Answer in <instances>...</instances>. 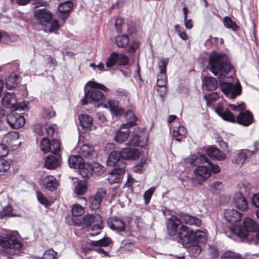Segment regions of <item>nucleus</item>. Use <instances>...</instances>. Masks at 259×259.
I'll return each mask as SVG.
<instances>
[{"mask_svg":"<svg viewBox=\"0 0 259 259\" xmlns=\"http://www.w3.org/2000/svg\"><path fill=\"white\" fill-rule=\"evenodd\" d=\"M93 124V118L89 115L82 114V131L90 130Z\"/></svg>","mask_w":259,"mask_h":259,"instance_id":"41","label":"nucleus"},{"mask_svg":"<svg viewBox=\"0 0 259 259\" xmlns=\"http://www.w3.org/2000/svg\"><path fill=\"white\" fill-rule=\"evenodd\" d=\"M228 107L233 111L242 112L244 111L246 108V105L244 103L242 102L238 104L237 105L235 104H229Z\"/></svg>","mask_w":259,"mask_h":259,"instance_id":"53","label":"nucleus"},{"mask_svg":"<svg viewBox=\"0 0 259 259\" xmlns=\"http://www.w3.org/2000/svg\"><path fill=\"white\" fill-rule=\"evenodd\" d=\"M220 87L225 96L230 99H235L242 93V87L240 83L234 84L232 82L220 81Z\"/></svg>","mask_w":259,"mask_h":259,"instance_id":"7","label":"nucleus"},{"mask_svg":"<svg viewBox=\"0 0 259 259\" xmlns=\"http://www.w3.org/2000/svg\"><path fill=\"white\" fill-rule=\"evenodd\" d=\"M206 153L209 157L213 159L222 161L226 159V154L215 147H211L207 149Z\"/></svg>","mask_w":259,"mask_h":259,"instance_id":"27","label":"nucleus"},{"mask_svg":"<svg viewBox=\"0 0 259 259\" xmlns=\"http://www.w3.org/2000/svg\"><path fill=\"white\" fill-rule=\"evenodd\" d=\"M182 223L177 217H172L167 223V230L170 235L174 236L178 232V227Z\"/></svg>","mask_w":259,"mask_h":259,"instance_id":"29","label":"nucleus"},{"mask_svg":"<svg viewBox=\"0 0 259 259\" xmlns=\"http://www.w3.org/2000/svg\"><path fill=\"white\" fill-rule=\"evenodd\" d=\"M112 243L110 237H105L98 241H92L90 244V247H107Z\"/></svg>","mask_w":259,"mask_h":259,"instance_id":"40","label":"nucleus"},{"mask_svg":"<svg viewBox=\"0 0 259 259\" xmlns=\"http://www.w3.org/2000/svg\"><path fill=\"white\" fill-rule=\"evenodd\" d=\"M168 61L167 59H161L158 63V67L160 70L159 73H166V67L168 64Z\"/></svg>","mask_w":259,"mask_h":259,"instance_id":"54","label":"nucleus"},{"mask_svg":"<svg viewBox=\"0 0 259 259\" xmlns=\"http://www.w3.org/2000/svg\"><path fill=\"white\" fill-rule=\"evenodd\" d=\"M155 190V188L154 187H151L145 192L144 193V198L145 204L147 205L150 202L152 196Z\"/></svg>","mask_w":259,"mask_h":259,"instance_id":"52","label":"nucleus"},{"mask_svg":"<svg viewBox=\"0 0 259 259\" xmlns=\"http://www.w3.org/2000/svg\"><path fill=\"white\" fill-rule=\"evenodd\" d=\"M48 155L45 159V167L48 169H54L61 164V157L57 154Z\"/></svg>","mask_w":259,"mask_h":259,"instance_id":"25","label":"nucleus"},{"mask_svg":"<svg viewBox=\"0 0 259 259\" xmlns=\"http://www.w3.org/2000/svg\"><path fill=\"white\" fill-rule=\"evenodd\" d=\"M187 134V130L183 126H179L177 129H174L172 132V135L176 137V140L179 142L182 141V139L185 137Z\"/></svg>","mask_w":259,"mask_h":259,"instance_id":"44","label":"nucleus"},{"mask_svg":"<svg viewBox=\"0 0 259 259\" xmlns=\"http://www.w3.org/2000/svg\"><path fill=\"white\" fill-rule=\"evenodd\" d=\"M222 259H242V256L231 251L225 252L221 256Z\"/></svg>","mask_w":259,"mask_h":259,"instance_id":"50","label":"nucleus"},{"mask_svg":"<svg viewBox=\"0 0 259 259\" xmlns=\"http://www.w3.org/2000/svg\"><path fill=\"white\" fill-rule=\"evenodd\" d=\"M226 220L230 223H235L242 219V213L233 209H226L224 212Z\"/></svg>","mask_w":259,"mask_h":259,"instance_id":"24","label":"nucleus"},{"mask_svg":"<svg viewBox=\"0 0 259 259\" xmlns=\"http://www.w3.org/2000/svg\"><path fill=\"white\" fill-rule=\"evenodd\" d=\"M66 220L69 225L76 226L81 225V206L79 204L76 203L73 205L71 215L67 216Z\"/></svg>","mask_w":259,"mask_h":259,"instance_id":"12","label":"nucleus"},{"mask_svg":"<svg viewBox=\"0 0 259 259\" xmlns=\"http://www.w3.org/2000/svg\"><path fill=\"white\" fill-rule=\"evenodd\" d=\"M215 113L220 116L223 120L234 123L236 121L239 124L244 126H248L251 124L253 120V115L249 111H242L237 115L235 118L233 113L231 112L230 109H224V104L219 103L216 107H214Z\"/></svg>","mask_w":259,"mask_h":259,"instance_id":"3","label":"nucleus"},{"mask_svg":"<svg viewBox=\"0 0 259 259\" xmlns=\"http://www.w3.org/2000/svg\"><path fill=\"white\" fill-rule=\"evenodd\" d=\"M108 105L112 115L115 117L121 116L125 113V110L119 106V102L116 100H109Z\"/></svg>","mask_w":259,"mask_h":259,"instance_id":"26","label":"nucleus"},{"mask_svg":"<svg viewBox=\"0 0 259 259\" xmlns=\"http://www.w3.org/2000/svg\"><path fill=\"white\" fill-rule=\"evenodd\" d=\"M44 187L50 191H53L57 187V182L56 178L52 176H48L42 180Z\"/></svg>","mask_w":259,"mask_h":259,"instance_id":"32","label":"nucleus"},{"mask_svg":"<svg viewBox=\"0 0 259 259\" xmlns=\"http://www.w3.org/2000/svg\"><path fill=\"white\" fill-rule=\"evenodd\" d=\"M19 138V134L17 132H10L7 133L3 138V141L8 145H11L13 142L17 140Z\"/></svg>","mask_w":259,"mask_h":259,"instance_id":"47","label":"nucleus"},{"mask_svg":"<svg viewBox=\"0 0 259 259\" xmlns=\"http://www.w3.org/2000/svg\"><path fill=\"white\" fill-rule=\"evenodd\" d=\"M8 149L4 144H0V157L6 156L8 154Z\"/></svg>","mask_w":259,"mask_h":259,"instance_id":"64","label":"nucleus"},{"mask_svg":"<svg viewBox=\"0 0 259 259\" xmlns=\"http://www.w3.org/2000/svg\"><path fill=\"white\" fill-rule=\"evenodd\" d=\"M94 171V167L90 163L82 161V178L88 179L92 176Z\"/></svg>","mask_w":259,"mask_h":259,"instance_id":"38","label":"nucleus"},{"mask_svg":"<svg viewBox=\"0 0 259 259\" xmlns=\"http://www.w3.org/2000/svg\"><path fill=\"white\" fill-rule=\"evenodd\" d=\"M223 24L225 27L234 31H237L240 29L239 26L229 16L224 18Z\"/></svg>","mask_w":259,"mask_h":259,"instance_id":"45","label":"nucleus"},{"mask_svg":"<svg viewBox=\"0 0 259 259\" xmlns=\"http://www.w3.org/2000/svg\"><path fill=\"white\" fill-rule=\"evenodd\" d=\"M125 172L124 164L121 167H116L110 172L107 181L111 185L118 183L120 181V176L124 175Z\"/></svg>","mask_w":259,"mask_h":259,"instance_id":"19","label":"nucleus"},{"mask_svg":"<svg viewBox=\"0 0 259 259\" xmlns=\"http://www.w3.org/2000/svg\"><path fill=\"white\" fill-rule=\"evenodd\" d=\"M6 121L13 128H18L25 123V118L20 114L13 112L6 117Z\"/></svg>","mask_w":259,"mask_h":259,"instance_id":"14","label":"nucleus"},{"mask_svg":"<svg viewBox=\"0 0 259 259\" xmlns=\"http://www.w3.org/2000/svg\"><path fill=\"white\" fill-rule=\"evenodd\" d=\"M0 245L6 248L0 251V257L7 259H12L15 251L20 250L22 246L16 237L11 233H8L5 236H0Z\"/></svg>","mask_w":259,"mask_h":259,"instance_id":"4","label":"nucleus"},{"mask_svg":"<svg viewBox=\"0 0 259 259\" xmlns=\"http://www.w3.org/2000/svg\"><path fill=\"white\" fill-rule=\"evenodd\" d=\"M122 156L121 151H112L108 156L107 161V165L110 166H114L117 164L116 167H121L122 164H124L125 169L126 163Z\"/></svg>","mask_w":259,"mask_h":259,"instance_id":"13","label":"nucleus"},{"mask_svg":"<svg viewBox=\"0 0 259 259\" xmlns=\"http://www.w3.org/2000/svg\"><path fill=\"white\" fill-rule=\"evenodd\" d=\"M106 194L107 191L103 188L98 189L96 194L90 198V207L93 210L98 209Z\"/></svg>","mask_w":259,"mask_h":259,"instance_id":"15","label":"nucleus"},{"mask_svg":"<svg viewBox=\"0 0 259 259\" xmlns=\"http://www.w3.org/2000/svg\"><path fill=\"white\" fill-rule=\"evenodd\" d=\"M233 68L229 58L224 53L212 51L209 55L208 69L215 75L220 73L219 78L221 79L222 73L228 74Z\"/></svg>","mask_w":259,"mask_h":259,"instance_id":"2","label":"nucleus"},{"mask_svg":"<svg viewBox=\"0 0 259 259\" xmlns=\"http://www.w3.org/2000/svg\"><path fill=\"white\" fill-rule=\"evenodd\" d=\"M125 118L127 120L126 124H122V128L124 127H132L137 124L138 120V118L135 115L134 113L132 110H128L125 113Z\"/></svg>","mask_w":259,"mask_h":259,"instance_id":"37","label":"nucleus"},{"mask_svg":"<svg viewBox=\"0 0 259 259\" xmlns=\"http://www.w3.org/2000/svg\"><path fill=\"white\" fill-rule=\"evenodd\" d=\"M258 225L249 217L244 219L242 226L238 227L237 235L242 238H247L249 233H255L258 229Z\"/></svg>","mask_w":259,"mask_h":259,"instance_id":"8","label":"nucleus"},{"mask_svg":"<svg viewBox=\"0 0 259 259\" xmlns=\"http://www.w3.org/2000/svg\"><path fill=\"white\" fill-rule=\"evenodd\" d=\"M209 255L211 259H217L219 255L218 249L215 246H209Z\"/></svg>","mask_w":259,"mask_h":259,"instance_id":"56","label":"nucleus"},{"mask_svg":"<svg viewBox=\"0 0 259 259\" xmlns=\"http://www.w3.org/2000/svg\"><path fill=\"white\" fill-rule=\"evenodd\" d=\"M124 24V19L121 18H117L115 22V28L116 31L121 33L122 32V26Z\"/></svg>","mask_w":259,"mask_h":259,"instance_id":"59","label":"nucleus"},{"mask_svg":"<svg viewBox=\"0 0 259 259\" xmlns=\"http://www.w3.org/2000/svg\"><path fill=\"white\" fill-rule=\"evenodd\" d=\"M10 168V164L6 160L0 158V172H5Z\"/></svg>","mask_w":259,"mask_h":259,"instance_id":"57","label":"nucleus"},{"mask_svg":"<svg viewBox=\"0 0 259 259\" xmlns=\"http://www.w3.org/2000/svg\"><path fill=\"white\" fill-rule=\"evenodd\" d=\"M121 153L122 157L125 160H135L138 158L140 156V153L138 149L131 148L126 147L122 149Z\"/></svg>","mask_w":259,"mask_h":259,"instance_id":"28","label":"nucleus"},{"mask_svg":"<svg viewBox=\"0 0 259 259\" xmlns=\"http://www.w3.org/2000/svg\"><path fill=\"white\" fill-rule=\"evenodd\" d=\"M208 158L205 155L198 154L193 156L191 158L190 162L192 165L198 167V166H201V164L208 163Z\"/></svg>","mask_w":259,"mask_h":259,"instance_id":"39","label":"nucleus"},{"mask_svg":"<svg viewBox=\"0 0 259 259\" xmlns=\"http://www.w3.org/2000/svg\"><path fill=\"white\" fill-rule=\"evenodd\" d=\"M57 253L52 249L45 251L41 257L34 256L35 259H57Z\"/></svg>","mask_w":259,"mask_h":259,"instance_id":"48","label":"nucleus"},{"mask_svg":"<svg viewBox=\"0 0 259 259\" xmlns=\"http://www.w3.org/2000/svg\"><path fill=\"white\" fill-rule=\"evenodd\" d=\"M233 205L235 207L241 211H245L248 209V205L246 199L240 193H236L234 197Z\"/></svg>","mask_w":259,"mask_h":259,"instance_id":"21","label":"nucleus"},{"mask_svg":"<svg viewBox=\"0 0 259 259\" xmlns=\"http://www.w3.org/2000/svg\"><path fill=\"white\" fill-rule=\"evenodd\" d=\"M108 227L116 232H122L125 230V223L116 217L109 218L107 221Z\"/></svg>","mask_w":259,"mask_h":259,"instance_id":"20","label":"nucleus"},{"mask_svg":"<svg viewBox=\"0 0 259 259\" xmlns=\"http://www.w3.org/2000/svg\"><path fill=\"white\" fill-rule=\"evenodd\" d=\"M140 46V42L137 40L133 41L130 45L128 48V51L131 53L135 52L139 49Z\"/></svg>","mask_w":259,"mask_h":259,"instance_id":"61","label":"nucleus"},{"mask_svg":"<svg viewBox=\"0 0 259 259\" xmlns=\"http://www.w3.org/2000/svg\"><path fill=\"white\" fill-rule=\"evenodd\" d=\"M167 82L166 74L159 73L157 75L156 84L158 87H164Z\"/></svg>","mask_w":259,"mask_h":259,"instance_id":"49","label":"nucleus"},{"mask_svg":"<svg viewBox=\"0 0 259 259\" xmlns=\"http://www.w3.org/2000/svg\"><path fill=\"white\" fill-rule=\"evenodd\" d=\"M2 103L3 106L6 108L16 110H24L27 108L25 104L24 106L17 104L15 95L13 93H4L2 99Z\"/></svg>","mask_w":259,"mask_h":259,"instance_id":"10","label":"nucleus"},{"mask_svg":"<svg viewBox=\"0 0 259 259\" xmlns=\"http://www.w3.org/2000/svg\"><path fill=\"white\" fill-rule=\"evenodd\" d=\"M37 198L39 202L45 205L48 206L50 205V202L45 197L43 194L41 193L37 192Z\"/></svg>","mask_w":259,"mask_h":259,"instance_id":"60","label":"nucleus"},{"mask_svg":"<svg viewBox=\"0 0 259 259\" xmlns=\"http://www.w3.org/2000/svg\"><path fill=\"white\" fill-rule=\"evenodd\" d=\"M73 7L72 1H64L60 4L58 7L59 17L64 21L69 16V12Z\"/></svg>","mask_w":259,"mask_h":259,"instance_id":"22","label":"nucleus"},{"mask_svg":"<svg viewBox=\"0 0 259 259\" xmlns=\"http://www.w3.org/2000/svg\"><path fill=\"white\" fill-rule=\"evenodd\" d=\"M251 152L249 150H241L236 152L234 156V162L236 164H243L245 160L250 156Z\"/></svg>","mask_w":259,"mask_h":259,"instance_id":"33","label":"nucleus"},{"mask_svg":"<svg viewBox=\"0 0 259 259\" xmlns=\"http://www.w3.org/2000/svg\"><path fill=\"white\" fill-rule=\"evenodd\" d=\"M140 136L137 134L134 135L127 143V145L132 146H138L140 144Z\"/></svg>","mask_w":259,"mask_h":259,"instance_id":"55","label":"nucleus"},{"mask_svg":"<svg viewBox=\"0 0 259 259\" xmlns=\"http://www.w3.org/2000/svg\"><path fill=\"white\" fill-rule=\"evenodd\" d=\"M193 231L188 227L182 225L178 230V236L182 243L191 244Z\"/></svg>","mask_w":259,"mask_h":259,"instance_id":"17","label":"nucleus"},{"mask_svg":"<svg viewBox=\"0 0 259 259\" xmlns=\"http://www.w3.org/2000/svg\"><path fill=\"white\" fill-rule=\"evenodd\" d=\"M82 228L91 230L90 235L94 236L100 233L103 228V220L99 214H87L82 218Z\"/></svg>","mask_w":259,"mask_h":259,"instance_id":"6","label":"nucleus"},{"mask_svg":"<svg viewBox=\"0 0 259 259\" xmlns=\"http://www.w3.org/2000/svg\"><path fill=\"white\" fill-rule=\"evenodd\" d=\"M129 58L124 54H118L117 52H112L106 61V66L111 68L117 65L118 66H125L129 64Z\"/></svg>","mask_w":259,"mask_h":259,"instance_id":"9","label":"nucleus"},{"mask_svg":"<svg viewBox=\"0 0 259 259\" xmlns=\"http://www.w3.org/2000/svg\"><path fill=\"white\" fill-rule=\"evenodd\" d=\"M19 82V75L15 73L10 74L5 79V85L8 89L15 88Z\"/></svg>","mask_w":259,"mask_h":259,"instance_id":"36","label":"nucleus"},{"mask_svg":"<svg viewBox=\"0 0 259 259\" xmlns=\"http://www.w3.org/2000/svg\"><path fill=\"white\" fill-rule=\"evenodd\" d=\"M15 216H19L14 212L12 207L8 205L4 206L2 210H0V219H3L5 217H12Z\"/></svg>","mask_w":259,"mask_h":259,"instance_id":"43","label":"nucleus"},{"mask_svg":"<svg viewBox=\"0 0 259 259\" xmlns=\"http://www.w3.org/2000/svg\"><path fill=\"white\" fill-rule=\"evenodd\" d=\"M40 149L46 153L50 151L53 154L58 153L60 150V144L56 139H53L51 142L47 138H44L40 142Z\"/></svg>","mask_w":259,"mask_h":259,"instance_id":"11","label":"nucleus"},{"mask_svg":"<svg viewBox=\"0 0 259 259\" xmlns=\"http://www.w3.org/2000/svg\"><path fill=\"white\" fill-rule=\"evenodd\" d=\"M95 154L94 147L89 144H82V161L83 158L92 159Z\"/></svg>","mask_w":259,"mask_h":259,"instance_id":"35","label":"nucleus"},{"mask_svg":"<svg viewBox=\"0 0 259 259\" xmlns=\"http://www.w3.org/2000/svg\"><path fill=\"white\" fill-rule=\"evenodd\" d=\"M99 89L105 92L108 91V89L104 84L92 80L89 81L84 87V95L82 98V105L92 104L96 108L102 105L107 108V105L103 104L105 101V97Z\"/></svg>","mask_w":259,"mask_h":259,"instance_id":"1","label":"nucleus"},{"mask_svg":"<svg viewBox=\"0 0 259 259\" xmlns=\"http://www.w3.org/2000/svg\"><path fill=\"white\" fill-rule=\"evenodd\" d=\"M202 82L204 89L208 91H214L218 87L217 79L211 76H205L202 79Z\"/></svg>","mask_w":259,"mask_h":259,"instance_id":"30","label":"nucleus"},{"mask_svg":"<svg viewBox=\"0 0 259 259\" xmlns=\"http://www.w3.org/2000/svg\"><path fill=\"white\" fill-rule=\"evenodd\" d=\"M80 147H77L72 151L73 155H71L68 159V163L70 167L77 169L79 175H81V156L80 152Z\"/></svg>","mask_w":259,"mask_h":259,"instance_id":"16","label":"nucleus"},{"mask_svg":"<svg viewBox=\"0 0 259 259\" xmlns=\"http://www.w3.org/2000/svg\"><path fill=\"white\" fill-rule=\"evenodd\" d=\"M73 191L77 195H81V180L77 178H73Z\"/></svg>","mask_w":259,"mask_h":259,"instance_id":"51","label":"nucleus"},{"mask_svg":"<svg viewBox=\"0 0 259 259\" xmlns=\"http://www.w3.org/2000/svg\"><path fill=\"white\" fill-rule=\"evenodd\" d=\"M55 115V111L52 109H48L44 111L42 116L45 118L49 119Z\"/></svg>","mask_w":259,"mask_h":259,"instance_id":"63","label":"nucleus"},{"mask_svg":"<svg viewBox=\"0 0 259 259\" xmlns=\"http://www.w3.org/2000/svg\"><path fill=\"white\" fill-rule=\"evenodd\" d=\"M194 173L196 176V179L199 184L205 181L210 176V172L208 168L204 165L198 166L194 171Z\"/></svg>","mask_w":259,"mask_h":259,"instance_id":"23","label":"nucleus"},{"mask_svg":"<svg viewBox=\"0 0 259 259\" xmlns=\"http://www.w3.org/2000/svg\"><path fill=\"white\" fill-rule=\"evenodd\" d=\"M223 184L220 181H217L211 186V190L213 193H219L223 188Z\"/></svg>","mask_w":259,"mask_h":259,"instance_id":"58","label":"nucleus"},{"mask_svg":"<svg viewBox=\"0 0 259 259\" xmlns=\"http://www.w3.org/2000/svg\"><path fill=\"white\" fill-rule=\"evenodd\" d=\"M203 98L206 102V106L211 107L212 106V104L218 100L219 96L217 92H212L208 95H204Z\"/></svg>","mask_w":259,"mask_h":259,"instance_id":"46","label":"nucleus"},{"mask_svg":"<svg viewBox=\"0 0 259 259\" xmlns=\"http://www.w3.org/2000/svg\"><path fill=\"white\" fill-rule=\"evenodd\" d=\"M130 136V130L128 127L122 128V125L120 129L116 133L114 139L115 140L119 143L126 141Z\"/></svg>","mask_w":259,"mask_h":259,"instance_id":"31","label":"nucleus"},{"mask_svg":"<svg viewBox=\"0 0 259 259\" xmlns=\"http://www.w3.org/2000/svg\"><path fill=\"white\" fill-rule=\"evenodd\" d=\"M207 240V236L206 233L203 231L197 230L193 231L192 245L194 246L197 254H199L201 251L200 247L198 245H195L197 243H204Z\"/></svg>","mask_w":259,"mask_h":259,"instance_id":"18","label":"nucleus"},{"mask_svg":"<svg viewBox=\"0 0 259 259\" xmlns=\"http://www.w3.org/2000/svg\"><path fill=\"white\" fill-rule=\"evenodd\" d=\"M207 163L210 166V169H209L210 172L217 174L220 172L221 168L218 165L213 164L209 160L208 161V162Z\"/></svg>","mask_w":259,"mask_h":259,"instance_id":"62","label":"nucleus"},{"mask_svg":"<svg viewBox=\"0 0 259 259\" xmlns=\"http://www.w3.org/2000/svg\"><path fill=\"white\" fill-rule=\"evenodd\" d=\"M34 16L38 22L45 27L47 32H53L59 28L58 21L53 19L52 13L46 9L35 11Z\"/></svg>","mask_w":259,"mask_h":259,"instance_id":"5","label":"nucleus"},{"mask_svg":"<svg viewBox=\"0 0 259 259\" xmlns=\"http://www.w3.org/2000/svg\"><path fill=\"white\" fill-rule=\"evenodd\" d=\"M116 44L118 47L124 48L129 44V37L127 34L118 35L116 37Z\"/></svg>","mask_w":259,"mask_h":259,"instance_id":"42","label":"nucleus"},{"mask_svg":"<svg viewBox=\"0 0 259 259\" xmlns=\"http://www.w3.org/2000/svg\"><path fill=\"white\" fill-rule=\"evenodd\" d=\"M181 222L189 225H195L200 226L201 224V221L196 217H193L188 214H182L181 215Z\"/></svg>","mask_w":259,"mask_h":259,"instance_id":"34","label":"nucleus"}]
</instances>
